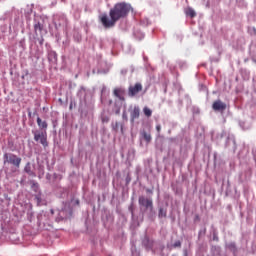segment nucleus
<instances>
[{
	"mask_svg": "<svg viewBox=\"0 0 256 256\" xmlns=\"http://www.w3.org/2000/svg\"><path fill=\"white\" fill-rule=\"evenodd\" d=\"M4 162H8V164H12L16 168H20L22 158L16 154H4Z\"/></svg>",
	"mask_w": 256,
	"mask_h": 256,
	"instance_id": "obj_2",
	"label": "nucleus"
},
{
	"mask_svg": "<svg viewBox=\"0 0 256 256\" xmlns=\"http://www.w3.org/2000/svg\"><path fill=\"white\" fill-rule=\"evenodd\" d=\"M39 44H40L41 46H43V44H44V38H43V37L40 38Z\"/></svg>",
	"mask_w": 256,
	"mask_h": 256,
	"instance_id": "obj_20",
	"label": "nucleus"
},
{
	"mask_svg": "<svg viewBox=\"0 0 256 256\" xmlns=\"http://www.w3.org/2000/svg\"><path fill=\"white\" fill-rule=\"evenodd\" d=\"M35 199L37 200V204H41V202H42V196H41V194H37V195L35 196Z\"/></svg>",
	"mask_w": 256,
	"mask_h": 256,
	"instance_id": "obj_16",
	"label": "nucleus"
},
{
	"mask_svg": "<svg viewBox=\"0 0 256 256\" xmlns=\"http://www.w3.org/2000/svg\"><path fill=\"white\" fill-rule=\"evenodd\" d=\"M141 136L144 138V140L147 142V144H149L152 140V136L151 134H149L148 132H146V130H143L141 132Z\"/></svg>",
	"mask_w": 256,
	"mask_h": 256,
	"instance_id": "obj_10",
	"label": "nucleus"
},
{
	"mask_svg": "<svg viewBox=\"0 0 256 256\" xmlns=\"http://www.w3.org/2000/svg\"><path fill=\"white\" fill-rule=\"evenodd\" d=\"M109 120H110L109 116H102L103 123H107V122H109Z\"/></svg>",
	"mask_w": 256,
	"mask_h": 256,
	"instance_id": "obj_18",
	"label": "nucleus"
},
{
	"mask_svg": "<svg viewBox=\"0 0 256 256\" xmlns=\"http://www.w3.org/2000/svg\"><path fill=\"white\" fill-rule=\"evenodd\" d=\"M144 115L147 116V118H150L152 116V110L148 108V106H145L143 108Z\"/></svg>",
	"mask_w": 256,
	"mask_h": 256,
	"instance_id": "obj_14",
	"label": "nucleus"
},
{
	"mask_svg": "<svg viewBox=\"0 0 256 256\" xmlns=\"http://www.w3.org/2000/svg\"><path fill=\"white\" fill-rule=\"evenodd\" d=\"M159 218H166L167 216V210L165 208H159Z\"/></svg>",
	"mask_w": 256,
	"mask_h": 256,
	"instance_id": "obj_15",
	"label": "nucleus"
},
{
	"mask_svg": "<svg viewBox=\"0 0 256 256\" xmlns=\"http://www.w3.org/2000/svg\"><path fill=\"white\" fill-rule=\"evenodd\" d=\"M24 171L29 175V176H34V172L32 170V165L31 162H27V164L24 167Z\"/></svg>",
	"mask_w": 256,
	"mask_h": 256,
	"instance_id": "obj_9",
	"label": "nucleus"
},
{
	"mask_svg": "<svg viewBox=\"0 0 256 256\" xmlns=\"http://www.w3.org/2000/svg\"><path fill=\"white\" fill-rule=\"evenodd\" d=\"M185 14H186V16H189L190 18H195V16H197V14L193 8H186Z\"/></svg>",
	"mask_w": 256,
	"mask_h": 256,
	"instance_id": "obj_11",
	"label": "nucleus"
},
{
	"mask_svg": "<svg viewBox=\"0 0 256 256\" xmlns=\"http://www.w3.org/2000/svg\"><path fill=\"white\" fill-rule=\"evenodd\" d=\"M139 204L140 206H145V208L153 209V200L146 198L145 196H139Z\"/></svg>",
	"mask_w": 256,
	"mask_h": 256,
	"instance_id": "obj_6",
	"label": "nucleus"
},
{
	"mask_svg": "<svg viewBox=\"0 0 256 256\" xmlns=\"http://www.w3.org/2000/svg\"><path fill=\"white\" fill-rule=\"evenodd\" d=\"M147 192H148L149 194H153V190H151L150 188L147 189Z\"/></svg>",
	"mask_w": 256,
	"mask_h": 256,
	"instance_id": "obj_21",
	"label": "nucleus"
},
{
	"mask_svg": "<svg viewBox=\"0 0 256 256\" xmlns=\"http://www.w3.org/2000/svg\"><path fill=\"white\" fill-rule=\"evenodd\" d=\"M212 108L215 111L224 112L226 110V108H227V104H225V102H222V100H216L212 104Z\"/></svg>",
	"mask_w": 256,
	"mask_h": 256,
	"instance_id": "obj_5",
	"label": "nucleus"
},
{
	"mask_svg": "<svg viewBox=\"0 0 256 256\" xmlns=\"http://www.w3.org/2000/svg\"><path fill=\"white\" fill-rule=\"evenodd\" d=\"M181 246H182L181 240H176V242H174V247H175V248L181 247Z\"/></svg>",
	"mask_w": 256,
	"mask_h": 256,
	"instance_id": "obj_17",
	"label": "nucleus"
},
{
	"mask_svg": "<svg viewBox=\"0 0 256 256\" xmlns=\"http://www.w3.org/2000/svg\"><path fill=\"white\" fill-rule=\"evenodd\" d=\"M43 24H41V22H37L36 24H34V30L35 32H42L43 31Z\"/></svg>",
	"mask_w": 256,
	"mask_h": 256,
	"instance_id": "obj_13",
	"label": "nucleus"
},
{
	"mask_svg": "<svg viewBox=\"0 0 256 256\" xmlns=\"http://www.w3.org/2000/svg\"><path fill=\"white\" fill-rule=\"evenodd\" d=\"M131 10L130 4H126L125 2H119L115 4L113 8H111L109 12V16L107 14H101L99 16V20L104 26V28H113L119 20L122 18H126Z\"/></svg>",
	"mask_w": 256,
	"mask_h": 256,
	"instance_id": "obj_1",
	"label": "nucleus"
},
{
	"mask_svg": "<svg viewBox=\"0 0 256 256\" xmlns=\"http://www.w3.org/2000/svg\"><path fill=\"white\" fill-rule=\"evenodd\" d=\"M130 117H131V122H134L135 120L140 118V108H139V106H134V108H132L130 110Z\"/></svg>",
	"mask_w": 256,
	"mask_h": 256,
	"instance_id": "obj_7",
	"label": "nucleus"
},
{
	"mask_svg": "<svg viewBox=\"0 0 256 256\" xmlns=\"http://www.w3.org/2000/svg\"><path fill=\"white\" fill-rule=\"evenodd\" d=\"M113 94L119 100L121 101L125 100V90H123V88H115Z\"/></svg>",
	"mask_w": 256,
	"mask_h": 256,
	"instance_id": "obj_8",
	"label": "nucleus"
},
{
	"mask_svg": "<svg viewBox=\"0 0 256 256\" xmlns=\"http://www.w3.org/2000/svg\"><path fill=\"white\" fill-rule=\"evenodd\" d=\"M142 90L143 86L141 82H137L136 84H134V86H129L128 96H130V98H134L135 96H137V94H139V92H142Z\"/></svg>",
	"mask_w": 256,
	"mask_h": 256,
	"instance_id": "obj_4",
	"label": "nucleus"
},
{
	"mask_svg": "<svg viewBox=\"0 0 256 256\" xmlns=\"http://www.w3.org/2000/svg\"><path fill=\"white\" fill-rule=\"evenodd\" d=\"M156 130H157L158 133L161 132V125H160V124H158V125L156 126Z\"/></svg>",
	"mask_w": 256,
	"mask_h": 256,
	"instance_id": "obj_19",
	"label": "nucleus"
},
{
	"mask_svg": "<svg viewBox=\"0 0 256 256\" xmlns=\"http://www.w3.org/2000/svg\"><path fill=\"white\" fill-rule=\"evenodd\" d=\"M34 140L36 142L40 141V144H42V146L44 148H47V146H49L47 132H35L34 133Z\"/></svg>",
	"mask_w": 256,
	"mask_h": 256,
	"instance_id": "obj_3",
	"label": "nucleus"
},
{
	"mask_svg": "<svg viewBox=\"0 0 256 256\" xmlns=\"http://www.w3.org/2000/svg\"><path fill=\"white\" fill-rule=\"evenodd\" d=\"M37 124H38L39 128H44V129L48 128L47 122L43 121L42 118H40V117L37 118Z\"/></svg>",
	"mask_w": 256,
	"mask_h": 256,
	"instance_id": "obj_12",
	"label": "nucleus"
}]
</instances>
